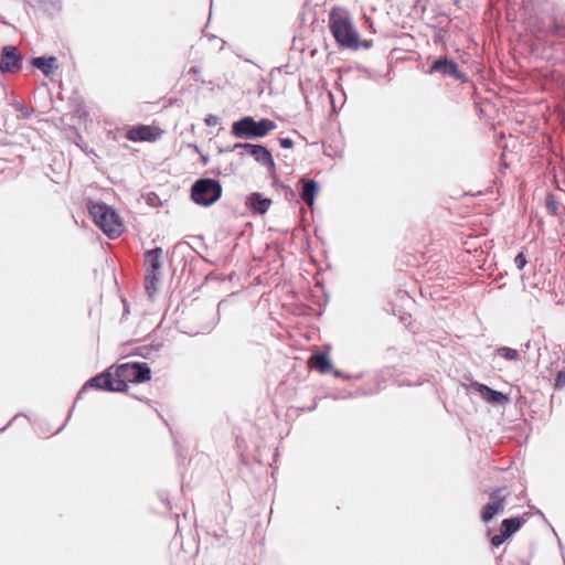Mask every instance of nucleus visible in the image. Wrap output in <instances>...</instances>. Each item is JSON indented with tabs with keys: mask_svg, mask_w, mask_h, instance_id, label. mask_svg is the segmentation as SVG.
<instances>
[{
	"mask_svg": "<svg viewBox=\"0 0 565 565\" xmlns=\"http://www.w3.org/2000/svg\"><path fill=\"white\" fill-rule=\"evenodd\" d=\"M430 73L439 72L443 75L451 76L454 78H461V74L457 65L449 60H437L430 67Z\"/></svg>",
	"mask_w": 565,
	"mask_h": 565,
	"instance_id": "obj_10",
	"label": "nucleus"
},
{
	"mask_svg": "<svg viewBox=\"0 0 565 565\" xmlns=\"http://www.w3.org/2000/svg\"><path fill=\"white\" fill-rule=\"evenodd\" d=\"M218 122V118L214 115H210L205 118V124L207 126H215Z\"/></svg>",
	"mask_w": 565,
	"mask_h": 565,
	"instance_id": "obj_22",
	"label": "nucleus"
},
{
	"mask_svg": "<svg viewBox=\"0 0 565 565\" xmlns=\"http://www.w3.org/2000/svg\"><path fill=\"white\" fill-rule=\"evenodd\" d=\"M160 280L159 273L146 271L145 285L149 296H152L158 289V282Z\"/></svg>",
	"mask_w": 565,
	"mask_h": 565,
	"instance_id": "obj_17",
	"label": "nucleus"
},
{
	"mask_svg": "<svg viewBox=\"0 0 565 565\" xmlns=\"http://www.w3.org/2000/svg\"><path fill=\"white\" fill-rule=\"evenodd\" d=\"M32 65L36 68L41 70L44 75L49 76L51 75L54 70L56 68V58L51 57H35L32 61Z\"/></svg>",
	"mask_w": 565,
	"mask_h": 565,
	"instance_id": "obj_15",
	"label": "nucleus"
},
{
	"mask_svg": "<svg viewBox=\"0 0 565 565\" xmlns=\"http://www.w3.org/2000/svg\"><path fill=\"white\" fill-rule=\"evenodd\" d=\"M150 380V369L146 364L124 363L113 372L97 375L89 381V385L111 392H122L127 383H140Z\"/></svg>",
	"mask_w": 565,
	"mask_h": 565,
	"instance_id": "obj_1",
	"label": "nucleus"
},
{
	"mask_svg": "<svg viewBox=\"0 0 565 565\" xmlns=\"http://www.w3.org/2000/svg\"><path fill=\"white\" fill-rule=\"evenodd\" d=\"M238 149L245 150L246 153L252 156L257 162L269 169H273L275 166L270 152L264 146L250 143H235L231 148V151H236Z\"/></svg>",
	"mask_w": 565,
	"mask_h": 565,
	"instance_id": "obj_6",
	"label": "nucleus"
},
{
	"mask_svg": "<svg viewBox=\"0 0 565 565\" xmlns=\"http://www.w3.org/2000/svg\"><path fill=\"white\" fill-rule=\"evenodd\" d=\"M498 354L507 360H516L519 358V352L516 350L507 347L499 348Z\"/></svg>",
	"mask_w": 565,
	"mask_h": 565,
	"instance_id": "obj_19",
	"label": "nucleus"
},
{
	"mask_svg": "<svg viewBox=\"0 0 565 565\" xmlns=\"http://www.w3.org/2000/svg\"><path fill=\"white\" fill-rule=\"evenodd\" d=\"M95 224L110 238L118 237L124 231V224L116 211L105 203L94 202L88 206Z\"/></svg>",
	"mask_w": 565,
	"mask_h": 565,
	"instance_id": "obj_3",
	"label": "nucleus"
},
{
	"mask_svg": "<svg viewBox=\"0 0 565 565\" xmlns=\"http://www.w3.org/2000/svg\"><path fill=\"white\" fill-rule=\"evenodd\" d=\"M159 136L160 131L150 126L132 128L127 134V138L131 141H154Z\"/></svg>",
	"mask_w": 565,
	"mask_h": 565,
	"instance_id": "obj_8",
	"label": "nucleus"
},
{
	"mask_svg": "<svg viewBox=\"0 0 565 565\" xmlns=\"http://www.w3.org/2000/svg\"><path fill=\"white\" fill-rule=\"evenodd\" d=\"M280 146L282 148H285V149L291 148L292 147V141L289 138H284V139L280 140Z\"/></svg>",
	"mask_w": 565,
	"mask_h": 565,
	"instance_id": "obj_23",
	"label": "nucleus"
},
{
	"mask_svg": "<svg viewBox=\"0 0 565 565\" xmlns=\"http://www.w3.org/2000/svg\"><path fill=\"white\" fill-rule=\"evenodd\" d=\"M303 186L301 192L302 200L309 205L312 206L315 202V198L318 194L319 186L317 182L313 180H301Z\"/></svg>",
	"mask_w": 565,
	"mask_h": 565,
	"instance_id": "obj_13",
	"label": "nucleus"
},
{
	"mask_svg": "<svg viewBox=\"0 0 565 565\" xmlns=\"http://www.w3.org/2000/svg\"><path fill=\"white\" fill-rule=\"evenodd\" d=\"M505 495L503 490H495L490 495V502L484 507L482 519L484 522L490 521L495 514L503 511Z\"/></svg>",
	"mask_w": 565,
	"mask_h": 565,
	"instance_id": "obj_7",
	"label": "nucleus"
},
{
	"mask_svg": "<svg viewBox=\"0 0 565 565\" xmlns=\"http://www.w3.org/2000/svg\"><path fill=\"white\" fill-rule=\"evenodd\" d=\"M311 366L318 369L321 373H327L331 370V363L327 355L316 354L310 360Z\"/></svg>",
	"mask_w": 565,
	"mask_h": 565,
	"instance_id": "obj_16",
	"label": "nucleus"
},
{
	"mask_svg": "<svg viewBox=\"0 0 565 565\" xmlns=\"http://www.w3.org/2000/svg\"><path fill=\"white\" fill-rule=\"evenodd\" d=\"M271 204L269 199L263 198L259 193H252L248 198L249 207L257 213L264 214Z\"/></svg>",
	"mask_w": 565,
	"mask_h": 565,
	"instance_id": "obj_12",
	"label": "nucleus"
},
{
	"mask_svg": "<svg viewBox=\"0 0 565 565\" xmlns=\"http://www.w3.org/2000/svg\"><path fill=\"white\" fill-rule=\"evenodd\" d=\"M478 393L480 394V396L487 401L488 403L490 404H493V405H503V404H507L509 402V398L507 395H504L503 393L501 392H498V391H494L490 387H488L487 385L484 384H478L476 386Z\"/></svg>",
	"mask_w": 565,
	"mask_h": 565,
	"instance_id": "obj_9",
	"label": "nucleus"
},
{
	"mask_svg": "<svg viewBox=\"0 0 565 565\" xmlns=\"http://www.w3.org/2000/svg\"><path fill=\"white\" fill-rule=\"evenodd\" d=\"M514 264L519 269H522L526 265V258L523 253L515 256Z\"/></svg>",
	"mask_w": 565,
	"mask_h": 565,
	"instance_id": "obj_20",
	"label": "nucleus"
},
{
	"mask_svg": "<svg viewBox=\"0 0 565 565\" xmlns=\"http://www.w3.org/2000/svg\"><path fill=\"white\" fill-rule=\"evenodd\" d=\"M276 124L269 119L255 121L253 117L246 116L232 125V135L237 138H263L269 131L276 129Z\"/></svg>",
	"mask_w": 565,
	"mask_h": 565,
	"instance_id": "obj_4",
	"label": "nucleus"
},
{
	"mask_svg": "<svg viewBox=\"0 0 565 565\" xmlns=\"http://www.w3.org/2000/svg\"><path fill=\"white\" fill-rule=\"evenodd\" d=\"M222 195V186L218 181L213 179H200L191 190L193 201L203 206L214 204Z\"/></svg>",
	"mask_w": 565,
	"mask_h": 565,
	"instance_id": "obj_5",
	"label": "nucleus"
},
{
	"mask_svg": "<svg viewBox=\"0 0 565 565\" xmlns=\"http://www.w3.org/2000/svg\"><path fill=\"white\" fill-rule=\"evenodd\" d=\"M508 539V536H505V534L502 532L501 534L499 535H494L492 539H491V543L494 545V546H499L501 545L505 540Z\"/></svg>",
	"mask_w": 565,
	"mask_h": 565,
	"instance_id": "obj_21",
	"label": "nucleus"
},
{
	"mask_svg": "<svg viewBox=\"0 0 565 565\" xmlns=\"http://www.w3.org/2000/svg\"><path fill=\"white\" fill-rule=\"evenodd\" d=\"M329 26L337 43L345 49L358 50L360 46L370 47V42H361L360 34L353 25L348 10L337 7L329 15Z\"/></svg>",
	"mask_w": 565,
	"mask_h": 565,
	"instance_id": "obj_2",
	"label": "nucleus"
},
{
	"mask_svg": "<svg viewBox=\"0 0 565 565\" xmlns=\"http://www.w3.org/2000/svg\"><path fill=\"white\" fill-rule=\"evenodd\" d=\"M561 382H563L562 374L558 375L557 385H561Z\"/></svg>",
	"mask_w": 565,
	"mask_h": 565,
	"instance_id": "obj_24",
	"label": "nucleus"
},
{
	"mask_svg": "<svg viewBox=\"0 0 565 565\" xmlns=\"http://www.w3.org/2000/svg\"><path fill=\"white\" fill-rule=\"evenodd\" d=\"M520 527V521L518 519H505L502 522V532L505 536H511Z\"/></svg>",
	"mask_w": 565,
	"mask_h": 565,
	"instance_id": "obj_18",
	"label": "nucleus"
},
{
	"mask_svg": "<svg viewBox=\"0 0 565 565\" xmlns=\"http://www.w3.org/2000/svg\"><path fill=\"white\" fill-rule=\"evenodd\" d=\"M19 55L17 50L12 46H6L2 50V57L0 62V68L2 72H11L19 64Z\"/></svg>",
	"mask_w": 565,
	"mask_h": 565,
	"instance_id": "obj_11",
	"label": "nucleus"
},
{
	"mask_svg": "<svg viewBox=\"0 0 565 565\" xmlns=\"http://www.w3.org/2000/svg\"><path fill=\"white\" fill-rule=\"evenodd\" d=\"M162 254L161 248H154L152 250H148L146 253L145 263H146V271L150 270L153 273H159L161 268L160 257Z\"/></svg>",
	"mask_w": 565,
	"mask_h": 565,
	"instance_id": "obj_14",
	"label": "nucleus"
}]
</instances>
